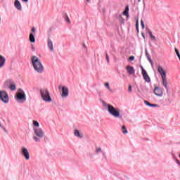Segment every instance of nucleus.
Returning <instances> with one entry per match:
<instances>
[{
  "label": "nucleus",
  "instance_id": "f257e3e1",
  "mask_svg": "<svg viewBox=\"0 0 180 180\" xmlns=\"http://www.w3.org/2000/svg\"><path fill=\"white\" fill-rule=\"evenodd\" d=\"M103 106L105 110H107L110 116H112L115 119H121L122 110H120V108L105 102H103Z\"/></svg>",
  "mask_w": 180,
  "mask_h": 180
},
{
  "label": "nucleus",
  "instance_id": "f03ea898",
  "mask_svg": "<svg viewBox=\"0 0 180 180\" xmlns=\"http://www.w3.org/2000/svg\"><path fill=\"white\" fill-rule=\"evenodd\" d=\"M31 64L34 71H35L37 74H43V72H44V65H43V62L41 61V59L37 56H32Z\"/></svg>",
  "mask_w": 180,
  "mask_h": 180
},
{
  "label": "nucleus",
  "instance_id": "7ed1b4c3",
  "mask_svg": "<svg viewBox=\"0 0 180 180\" xmlns=\"http://www.w3.org/2000/svg\"><path fill=\"white\" fill-rule=\"evenodd\" d=\"M158 72H159L161 77L162 86H164L166 91H169L168 80L167 79V71L164 70V68L162 66L158 65Z\"/></svg>",
  "mask_w": 180,
  "mask_h": 180
},
{
  "label": "nucleus",
  "instance_id": "20e7f679",
  "mask_svg": "<svg viewBox=\"0 0 180 180\" xmlns=\"http://www.w3.org/2000/svg\"><path fill=\"white\" fill-rule=\"evenodd\" d=\"M15 99L18 103H25L27 100L26 93L22 89H19L15 96Z\"/></svg>",
  "mask_w": 180,
  "mask_h": 180
},
{
  "label": "nucleus",
  "instance_id": "39448f33",
  "mask_svg": "<svg viewBox=\"0 0 180 180\" xmlns=\"http://www.w3.org/2000/svg\"><path fill=\"white\" fill-rule=\"evenodd\" d=\"M40 94L42 101L46 103H50L53 100L51 99V96H50V91L47 89H43L40 91Z\"/></svg>",
  "mask_w": 180,
  "mask_h": 180
},
{
  "label": "nucleus",
  "instance_id": "423d86ee",
  "mask_svg": "<svg viewBox=\"0 0 180 180\" xmlns=\"http://www.w3.org/2000/svg\"><path fill=\"white\" fill-rule=\"evenodd\" d=\"M0 101L3 103H9V95L5 90H0Z\"/></svg>",
  "mask_w": 180,
  "mask_h": 180
},
{
  "label": "nucleus",
  "instance_id": "0eeeda50",
  "mask_svg": "<svg viewBox=\"0 0 180 180\" xmlns=\"http://www.w3.org/2000/svg\"><path fill=\"white\" fill-rule=\"evenodd\" d=\"M33 131L34 136H37V137H40L41 139L46 137V132L42 128H33Z\"/></svg>",
  "mask_w": 180,
  "mask_h": 180
},
{
  "label": "nucleus",
  "instance_id": "6e6552de",
  "mask_svg": "<svg viewBox=\"0 0 180 180\" xmlns=\"http://www.w3.org/2000/svg\"><path fill=\"white\" fill-rule=\"evenodd\" d=\"M59 89H61V93H60L61 98H63V99L65 98H68V95H70V89H68V87L65 86H60Z\"/></svg>",
  "mask_w": 180,
  "mask_h": 180
},
{
  "label": "nucleus",
  "instance_id": "1a4fd4ad",
  "mask_svg": "<svg viewBox=\"0 0 180 180\" xmlns=\"http://www.w3.org/2000/svg\"><path fill=\"white\" fill-rule=\"evenodd\" d=\"M153 94L158 96L159 98H162V96H164V89L160 86H155L153 90Z\"/></svg>",
  "mask_w": 180,
  "mask_h": 180
},
{
  "label": "nucleus",
  "instance_id": "9d476101",
  "mask_svg": "<svg viewBox=\"0 0 180 180\" xmlns=\"http://www.w3.org/2000/svg\"><path fill=\"white\" fill-rule=\"evenodd\" d=\"M20 154L25 158H30V153L26 146H22L20 148Z\"/></svg>",
  "mask_w": 180,
  "mask_h": 180
},
{
  "label": "nucleus",
  "instance_id": "9b49d317",
  "mask_svg": "<svg viewBox=\"0 0 180 180\" xmlns=\"http://www.w3.org/2000/svg\"><path fill=\"white\" fill-rule=\"evenodd\" d=\"M73 135L75 136V137H76V139H82L84 137V132H82L81 129H75L73 130Z\"/></svg>",
  "mask_w": 180,
  "mask_h": 180
},
{
  "label": "nucleus",
  "instance_id": "f8f14e48",
  "mask_svg": "<svg viewBox=\"0 0 180 180\" xmlns=\"http://www.w3.org/2000/svg\"><path fill=\"white\" fill-rule=\"evenodd\" d=\"M141 68L142 70V75L144 79V80L149 84V82H151V79H150V76L147 74V71L144 70V68L143 66H141Z\"/></svg>",
  "mask_w": 180,
  "mask_h": 180
},
{
  "label": "nucleus",
  "instance_id": "ddd939ff",
  "mask_svg": "<svg viewBox=\"0 0 180 180\" xmlns=\"http://www.w3.org/2000/svg\"><path fill=\"white\" fill-rule=\"evenodd\" d=\"M14 8H15V9L18 11V12H22V11H23L22 3H20L19 0L14 1Z\"/></svg>",
  "mask_w": 180,
  "mask_h": 180
},
{
  "label": "nucleus",
  "instance_id": "4468645a",
  "mask_svg": "<svg viewBox=\"0 0 180 180\" xmlns=\"http://www.w3.org/2000/svg\"><path fill=\"white\" fill-rule=\"evenodd\" d=\"M47 46L50 51H54V44H53V40H51L50 38H48L47 39Z\"/></svg>",
  "mask_w": 180,
  "mask_h": 180
},
{
  "label": "nucleus",
  "instance_id": "2eb2a0df",
  "mask_svg": "<svg viewBox=\"0 0 180 180\" xmlns=\"http://www.w3.org/2000/svg\"><path fill=\"white\" fill-rule=\"evenodd\" d=\"M127 72L129 74V75H134V72H136V70H134V68L131 65H127L126 67Z\"/></svg>",
  "mask_w": 180,
  "mask_h": 180
},
{
  "label": "nucleus",
  "instance_id": "dca6fc26",
  "mask_svg": "<svg viewBox=\"0 0 180 180\" xmlns=\"http://www.w3.org/2000/svg\"><path fill=\"white\" fill-rule=\"evenodd\" d=\"M5 64H6V58L0 55V69L4 68V67H5Z\"/></svg>",
  "mask_w": 180,
  "mask_h": 180
},
{
  "label": "nucleus",
  "instance_id": "f3484780",
  "mask_svg": "<svg viewBox=\"0 0 180 180\" xmlns=\"http://www.w3.org/2000/svg\"><path fill=\"white\" fill-rule=\"evenodd\" d=\"M29 40L30 43H36V38L34 37V33L33 32L30 33Z\"/></svg>",
  "mask_w": 180,
  "mask_h": 180
},
{
  "label": "nucleus",
  "instance_id": "a211bd4d",
  "mask_svg": "<svg viewBox=\"0 0 180 180\" xmlns=\"http://www.w3.org/2000/svg\"><path fill=\"white\" fill-rule=\"evenodd\" d=\"M33 129H40V123L36 120H32Z\"/></svg>",
  "mask_w": 180,
  "mask_h": 180
},
{
  "label": "nucleus",
  "instance_id": "6ab92c4d",
  "mask_svg": "<svg viewBox=\"0 0 180 180\" xmlns=\"http://www.w3.org/2000/svg\"><path fill=\"white\" fill-rule=\"evenodd\" d=\"M122 15L127 18H129V6H126L125 11L122 13Z\"/></svg>",
  "mask_w": 180,
  "mask_h": 180
},
{
  "label": "nucleus",
  "instance_id": "aec40b11",
  "mask_svg": "<svg viewBox=\"0 0 180 180\" xmlns=\"http://www.w3.org/2000/svg\"><path fill=\"white\" fill-rule=\"evenodd\" d=\"M121 131L123 134H127L129 131H127V128H126V126L123 125L121 128Z\"/></svg>",
  "mask_w": 180,
  "mask_h": 180
},
{
  "label": "nucleus",
  "instance_id": "412c9836",
  "mask_svg": "<svg viewBox=\"0 0 180 180\" xmlns=\"http://www.w3.org/2000/svg\"><path fill=\"white\" fill-rule=\"evenodd\" d=\"M104 86H105V88L108 89V91H109V92H112V90L110 88V84H109V82H105L104 84Z\"/></svg>",
  "mask_w": 180,
  "mask_h": 180
},
{
  "label": "nucleus",
  "instance_id": "4be33fe9",
  "mask_svg": "<svg viewBox=\"0 0 180 180\" xmlns=\"http://www.w3.org/2000/svg\"><path fill=\"white\" fill-rule=\"evenodd\" d=\"M0 129H1V130H3V131L4 133H6V134H8L9 133V131L5 128V127L2 126V124L0 122Z\"/></svg>",
  "mask_w": 180,
  "mask_h": 180
},
{
  "label": "nucleus",
  "instance_id": "5701e85b",
  "mask_svg": "<svg viewBox=\"0 0 180 180\" xmlns=\"http://www.w3.org/2000/svg\"><path fill=\"white\" fill-rule=\"evenodd\" d=\"M40 139H42V138H40L36 135L33 136V140L35 141V143H40L41 141Z\"/></svg>",
  "mask_w": 180,
  "mask_h": 180
},
{
  "label": "nucleus",
  "instance_id": "b1692460",
  "mask_svg": "<svg viewBox=\"0 0 180 180\" xmlns=\"http://www.w3.org/2000/svg\"><path fill=\"white\" fill-rule=\"evenodd\" d=\"M149 35H150V40H152V41H157V39L155 38V36L153 34V33L150 32Z\"/></svg>",
  "mask_w": 180,
  "mask_h": 180
},
{
  "label": "nucleus",
  "instance_id": "393cba45",
  "mask_svg": "<svg viewBox=\"0 0 180 180\" xmlns=\"http://www.w3.org/2000/svg\"><path fill=\"white\" fill-rule=\"evenodd\" d=\"M9 89H11V91H16V84H10Z\"/></svg>",
  "mask_w": 180,
  "mask_h": 180
},
{
  "label": "nucleus",
  "instance_id": "a878e982",
  "mask_svg": "<svg viewBox=\"0 0 180 180\" xmlns=\"http://www.w3.org/2000/svg\"><path fill=\"white\" fill-rule=\"evenodd\" d=\"M96 153L97 154H99V153H103V150H102V148L101 146H98L96 148Z\"/></svg>",
  "mask_w": 180,
  "mask_h": 180
},
{
  "label": "nucleus",
  "instance_id": "bb28decb",
  "mask_svg": "<svg viewBox=\"0 0 180 180\" xmlns=\"http://www.w3.org/2000/svg\"><path fill=\"white\" fill-rule=\"evenodd\" d=\"M174 51H175V53H176V56H177V57H178V58H179V61H180V53H179V51L176 48H175V49H174Z\"/></svg>",
  "mask_w": 180,
  "mask_h": 180
},
{
  "label": "nucleus",
  "instance_id": "cd10ccee",
  "mask_svg": "<svg viewBox=\"0 0 180 180\" xmlns=\"http://www.w3.org/2000/svg\"><path fill=\"white\" fill-rule=\"evenodd\" d=\"M119 18L121 23H124V19H123V17H122V15H120Z\"/></svg>",
  "mask_w": 180,
  "mask_h": 180
},
{
  "label": "nucleus",
  "instance_id": "c85d7f7f",
  "mask_svg": "<svg viewBox=\"0 0 180 180\" xmlns=\"http://www.w3.org/2000/svg\"><path fill=\"white\" fill-rule=\"evenodd\" d=\"M144 103H145V105H146L147 106H152V104L151 103H150L148 101H144Z\"/></svg>",
  "mask_w": 180,
  "mask_h": 180
},
{
  "label": "nucleus",
  "instance_id": "c756f323",
  "mask_svg": "<svg viewBox=\"0 0 180 180\" xmlns=\"http://www.w3.org/2000/svg\"><path fill=\"white\" fill-rule=\"evenodd\" d=\"M174 161H175V162H176V164H178V165L180 166V158H179V159L175 158Z\"/></svg>",
  "mask_w": 180,
  "mask_h": 180
},
{
  "label": "nucleus",
  "instance_id": "7c9ffc66",
  "mask_svg": "<svg viewBox=\"0 0 180 180\" xmlns=\"http://www.w3.org/2000/svg\"><path fill=\"white\" fill-rule=\"evenodd\" d=\"M65 22H68L69 25H70V23H71V20H70V18L68 17H67L65 18Z\"/></svg>",
  "mask_w": 180,
  "mask_h": 180
},
{
  "label": "nucleus",
  "instance_id": "2f4dec72",
  "mask_svg": "<svg viewBox=\"0 0 180 180\" xmlns=\"http://www.w3.org/2000/svg\"><path fill=\"white\" fill-rule=\"evenodd\" d=\"M31 30H32V33H34H34H36V28L35 27H32Z\"/></svg>",
  "mask_w": 180,
  "mask_h": 180
},
{
  "label": "nucleus",
  "instance_id": "473e14b6",
  "mask_svg": "<svg viewBox=\"0 0 180 180\" xmlns=\"http://www.w3.org/2000/svg\"><path fill=\"white\" fill-rule=\"evenodd\" d=\"M129 61H133L134 60V56H130L129 58Z\"/></svg>",
  "mask_w": 180,
  "mask_h": 180
},
{
  "label": "nucleus",
  "instance_id": "72a5a7b5",
  "mask_svg": "<svg viewBox=\"0 0 180 180\" xmlns=\"http://www.w3.org/2000/svg\"><path fill=\"white\" fill-rule=\"evenodd\" d=\"M105 57H106L107 63H109V55H108V53H106Z\"/></svg>",
  "mask_w": 180,
  "mask_h": 180
},
{
  "label": "nucleus",
  "instance_id": "f704fd0d",
  "mask_svg": "<svg viewBox=\"0 0 180 180\" xmlns=\"http://www.w3.org/2000/svg\"><path fill=\"white\" fill-rule=\"evenodd\" d=\"M141 25L142 29H144V22H143V20L141 21Z\"/></svg>",
  "mask_w": 180,
  "mask_h": 180
},
{
  "label": "nucleus",
  "instance_id": "c9c22d12",
  "mask_svg": "<svg viewBox=\"0 0 180 180\" xmlns=\"http://www.w3.org/2000/svg\"><path fill=\"white\" fill-rule=\"evenodd\" d=\"M157 106H158L157 104H152L151 105L152 108H157Z\"/></svg>",
  "mask_w": 180,
  "mask_h": 180
},
{
  "label": "nucleus",
  "instance_id": "e433bc0d",
  "mask_svg": "<svg viewBox=\"0 0 180 180\" xmlns=\"http://www.w3.org/2000/svg\"><path fill=\"white\" fill-rule=\"evenodd\" d=\"M132 91H133V90H132V89H131V86H129V92H132Z\"/></svg>",
  "mask_w": 180,
  "mask_h": 180
},
{
  "label": "nucleus",
  "instance_id": "4c0bfd02",
  "mask_svg": "<svg viewBox=\"0 0 180 180\" xmlns=\"http://www.w3.org/2000/svg\"><path fill=\"white\" fill-rule=\"evenodd\" d=\"M86 4H91V0H86Z\"/></svg>",
  "mask_w": 180,
  "mask_h": 180
},
{
  "label": "nucleus",
  "instance_id": "58836bf2",
  "mask_svg": "<svg viewBox=\"0 0 180 180\" xmlns=\"http://www.w3.org/2000/svg\"><path fill=\"white\" fill-rule=\"evenodd\" d=\"M136 29H139V21L136 22Z\"/></svg>",
  "mask_w": 180,
  "mask_h": 180
},
{
  "label": "nucleus",
  "instance_id": "ea45409f",
  "mask_svg": "<svg viewBox=\"0 0 180 180\" xmlns=\"http://www.w3.org/2000/svg\"><path fill=\"white\" fill-rule=\"evenodd\" d=\"M22 2H29V0H21Z\"/></svg>",
  "mask_w": 180,
  "mask_h": 180
},
{
  "label": "nucleus",
  "instance_id": "a19ab883",
  "mask_svg": "<svg viewBox=\"0 0 180 180\" xmlns=\"http://www.w3.org/2000/svg\"><path fill=\"white\" fill-rule=\"evenodd\" d=\"M142 37H143V39H146V36L144 35V33H142Z\"/></svg>",
  "mask_w": 180,
  "mask_h": 180
},
{
  "label": "nucleus",
  "instance_id": "79ce46f5",
  "mask_svg": "<svg viewBox=\"0 0 180 180\" xmlns=\"http://www.w3.org/2000/svg\"><path fill=\"white\" fill-rule=\"evenodd\" d=\"M150 63H151V64L153 63V60H150Z\"/></svg>",
  "mask_w": 180,
  "mask_h": 180
},
{
  "label": "nucleus",
  "instance_id": "37998d69",
  "mask_svg": "<svg viewBox=\"0 0 180 180\" xmlns=\"http://www.w3.org/2000/svg\"><path fill=\"white\" fill-rule=\"evenodd\" d=\"M138 2H141V0H138Z\"/></svg>",
  "mask_w": 180,
  "mask_h": 180
},
{
  "label": "nucleus",
  "instance_id": "c03bdc74",
  "mask_svg": "<svg viewBox=\"0 0 180 180\" xmlns=\"http://www.w3.org/2000/svg\"><path fill=\"white\" fill-rule=\"evenodd\" d=\"M32 50H34V48H33V46H32Z\"/></svg>",
  "mask_w": 180,
  "mask_h": 180
},
{
  "label": "nucleus",
  "instance_id": "a18cd8bd",
  "mask_svg": "<svg viewBox=\"0 0 180 180\" xmlns=\"http://www.w3.org/2000/svg\"><path fill=\"white\" fill-rule=\"evenodd\" d=\"M83 46L85 48V44H83Z\"/></svg>",
  "mask_w": 180,
  "mask_h": 180
}]
</instances>
